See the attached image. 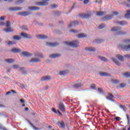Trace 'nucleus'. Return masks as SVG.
<instances>
[{"mask_svg": "<svg viewBox=\"0 0 130 130\" xmlns=\"http://www.w3.org/2000/svg\"><path fill=\"white\" fill-rule=\"evenodd\" d=\"M66 45L69 46H72V47H79V41H74L71 42H64Z\"/></svg>", "mask_w": 130, "mask_h": 130, "instance_id": "nucleus-2", "label": "nucleus"}, {"mask_svg": "<svg viewBox=\"0 0 130 130\" xmlns=\"http://www.w3.org/2000/svg\"><path fill=\"white\" fill-rule=\"evenodd\" d=\"M39 61H40V59L38 58H34L30 60V62H39Z\"/></svg>", "mask_w": 130, "mask_h": 130, "instance_id": "nucleus-24", "label": "nucleus"}, {"mask_svg": "<svg viewBox=\"0 0 130 130\" xmlns=\"http://www.w3.org/2000/svg\"><path fill=\"white\" fill-rule=\"evenodd\" d=\"M120 107H121L122 109H123V110H126V107L124 105H120Z\"/></svg>", "mask_w": 130, "mask_h": 130, "instance_id": "nucleus-47", "label": "nucleus"}, {"mask_svg": "<svg viewBox=\"0 0 130 130\" xmlns=\"http://www.w3.org/2000/svg\"><path fill=\"white\" fill-rule=\"evenodd\" d=\"M111 30L113 32H115V31H119V30H120V28L117 27H114L112 28Z\"/></svg>", "mask_w": 130, "mask_h": 130, "instance_id": "nucleus-33", "label": "nucleus"}, {"mask_svg": "<svg viewBox=\"0 0 130 130\" xmlns=\"http://www.w3.org/2000/svg\"><path fill=\"white\" fill-rule=\"evenodd\" d=\"M21 36L25 38H31V37H30V36L26 33L22 32L21 34Z\"/></svg>", "mask_w": 130, "mask_h": 130, "instance_id": "nucleus-28", "label": "nucleus"}, {"mask_svg": "<svg viewBox=\"0 0 130 130\" xmlns=\"http://www.w3.org/2000/svg\"><path fill=\"white\" fill-rule=\"evenodd\" d=\"M119 47L122 50H124L125 51H129L130 50V44L128 45H120Z\"/></svg>", "mask_w": 130, "mask_h": 130, "instance_id": "nucleus-4", "label": "nucleus"}, {"mask_svg": "<svg viewBox=\"0 0 130 130\" xmlns=\"http://www.w3.org/2000/svg\"><path fill=\"white\" fill-rule=\"evenodd\" d=\"M125 17L127 19H130V10L127 11V14H125Z\"/></svg>", "mask_w": 130, "mask_h": 130, "instance_id": "nucleus-32", "label": "nucleus"}, {"mask_svg": "<svg viewBox=\"0 0 130 130\" xmlns=\"http://www.w3.org/2000/svg\"><path fill=\"white\" fill-rule=\"evenodd\" d=\"M99 92H100V93H103V89L102 88H98V89Z\"/></svg>", "mask_w": 130, "mask_h": 130, "instance_id": "nucleus-54", "label": "nucleus"}, {"mask_svg": "<svg viewBox=\"0 0 130 130\" xmlns=\"http://www.w3.org/2000/svg\"><path fill=\"white\" fill-rule=\"evenodd\" d=\"M115 119H116V121H119L120 118L119 117H115Z\"/></svg>", "mask_w": 130, "mask_h": 130, "instance_id": "nucleus-53", "label": "nucleus"}, {"mask_svg": "<svg viewBox=\"0 0 130 130\" xmlns=\"http://www.w3.org/2000/svg\"><path fill=\"white\" fill-rule=\"evenodd\" d=\"M81 87H82V84L81 83H77L73 86V87L75 89L81 88Z\"/></svg>", "mask_w": 130, "mask_h": 130, "instance_id": "nucleus-31", "label": "nucleus"}, {"mask_svg": "<svg viewBox=\"0 0 130 130\" xmlns=\"http://www.w3.org/2000/svg\"><path fill=\"white\" fill-rule=\"evenodd\" d=\"M6 43L8 45H13V44H16V43L15 42L13 43L12 41H9L8 42H6Z\"/></svg>", "mask_w": 130, "mask_h": 130, "instance_id": "nucleus-38", "label": "nucleus"}, {"mask_svg": "<svg viewBox=\"0 0 130 130\" xmlns=\"http://www.w3.org/2000/svg\"><path fill=\"white\" fill-rule=\"evenodd\" d=\"M52 111L53 112H54V113H56V114H57V113H58V114H59V115H60V116H62V113H61V112H60V111H59V110L56 111V109H55V108H53L52 109Z\"/></svg>", "mask_w": 130, "mask_h": 130, "instance_id": "nucleus-14", "label": "nucleus"}, {"mask_svg": "<svg viewBox=\"0 0 130 130\" xmlns=\"http://www.w3.org/2000/svg\"><path fill=\"white\" fill-rule=\"evenodd\" d=\"M58 6L56 5H52L51 6V9H56Z\"/></svg>", "mask_w": 130, "mask_h": 130, "instance_id": "nucleus-46", "label": "nucleus"}, {"mask_svg": "<svg viewBox=\"0 0 130 130\" xmlns=\"http://www.w3.org/2000/svg\"><path fill=\"white\" fill-rule=\"evenodd\" d=\"M77 25H79V22L78 21H74L73 22H71L69 25V28L72 27L73 26H77Z\"/></svg>", "mask_w": 130, "mask_h": 130, "instance_id": "nucleus-23", "label": "nucleus"}, {"mask_svg": "<svg viewBox=\"0 0 130 130\" xmlns=\"http://www.w3.org/2000/svg\"><path fill=\"white\" fill-rule=\"evenodd\" d=\"M11 92H13L14 94H17V92L14 90H11Z\"/></svg>", "mask_w": 130, "mask_h": 130, "instance_id": "nucleus-62", "label": "nucleus"}, {"mask_svg": "<svg viewBox=\"0 0 130 130\" xmlns=\"http://www.w3.org/2000/svg\"><path fill=\"white\" fill-rule=\"evenodd\" d=\"M78 38H85V37H87V35L84 34V33H81L77 35Z\"/></svg>", "mask_w": 130, "mask_h": 130, "instance_id": "nucleus-25", "label": "nucleus"}, {"mask_svg": "<svg viewBox=\"0 0 130 130\" xmlns=\"http://www.w3.org/2000/svg\"><path fill=\"white\" fill-rule=\"evenodd\" d=\"M96 16H104V15H105V12H103V11H97L96 12Z\"/></svg>", "mask_w": 130, "mask_h": 130, "instance_id": "nucleus-20", "label": "nucleus"}, {"mask_svg": "<svg viewBox=\"0 0 130 130\" xmlns=\"http://www.w3.org/2000/svg\"><path fill=\"white\" fill-rule=\"evenodd\" d=\"M57 125L59 126V127H60V128H62V129H66V123L63 121H58Z\"/></svg>", "mask_w": 130, "mask_h": 130, "instance_id": "nucleus-7", "label": "nucleus"}, {"mask_svg": "<svg viewBox=\"0 0 130 130\" xmlns=\"http://www.w3.org/2000/svg\"><path fill=\"white\" fill-rule=\"evenodd\" d=\"M50 0H43L42 2H38L36 3V6H47L48 5V2Z\"/></svg>", "mask_w": 130, "mask_h": 130, "instance_id": "nucleus-6", "label": "nucleus"}, {"mask_svg": "<svg viewBox=\"0 0 130 130\" xmlns=\"http://www.w3.org/2000/svg\"><path fill=\"white\" fill-rule=\"evenodd\" d=\"M123 75L125 77V78H130V72H126Z\"/></svg>", "mask_w": 130, "mask_h": 130, "instance_id": "nucleus-36", "label": "nucleus"}, {"mask_svg": "<svg viewBox=\"0 0 130 130\" xmlns=\"http://www.w3.org/2000/svg\"><path fill=\"white\" fill-rule=\"evenodd\" d=\"M11 52H14V53H18L21 52V49L18 48H14L11 49Z\"/></svg>", "mask_w": 130, "mask_h": 130, "instance_id": "nucleus-16", "label": "nucleus"}, {"mask_svg": "<svg viewBox=\"0 0 130 130\" xmlns=\"http://www.w3.org/2000/svg\"><path fill=\"white\" fill-rule=\"evenodd\" d=\"M66 74H67V72L66 71H60L59 72V75H60V76H63Z\"/></svg>", "mask_w": 130, "mask_h": 130, "instance_id": "nucleus-40", "label": "nucleus"}, {"mask_svg": "<svg viewBox=\"0 0 130 130\" xmlns=\"http://www.w3.org/2000/svg\"><path fill=\"white\" fill-rule=\"evenodd\" d=\"M6 61H7V62H8L9 63H13V62H14V59H6Z\"/></svg>", "mask_w": 130, "mask_h": 130, "instance_id": "nucleus-35", "label": "nucleus"}, {"mask_svg": "<svg viewBox=\"0 0 130 130\" xmlns=\"http://www.w3.org/2000/svg\"><path fill=\"white\" fill-rule=\"evenodd\" d=\"M11 26V21L8 20L6 22V27L7 28Z\"/></svg>", "mask_w": 130, "mask_h": 130, "instance_id": "nucleus-41", "label": "nucleus"}, {"mask_svg": "<svg viewBox=\"0 0 130 130\" xmlns=\"http://www.w3.org/2000/svg\"><path fill=\"white\" fill-rule=\"evenodd\" d=\"M35 56H39V57H43V54L42 53H40L39 55H35Z\"/></svg>", "mask_w": 130, "mask_h": 130, "instance_id": "nucleus-52", "label": "nucleus"}, {"mask_svg": "<svg viewBox=\"0 0 130 130\" xmlns=\"http://www.w3.org/2000/svg\"><path fill=\"white\" fill-rule=\"evenodd\" d=\"M21 39H22V37L20 36H18V35H15L14 36H13V40H21Z\"/></svg>", "mask_w": 130, "mask_h": 130, "instance_id": "nucleus-26", "label": "nucleus"}, {"mask_svg": "<svg viewBox=\"0 0 130 130\" xmlns=\"http://www.w3.org/2000/svg\"><path fill=\"white\" fill-rule=\"evenodd\" d=\"M113 98H114V96H113L111 93H109L108 95L107 96V99L110 100V101H112V102H114Z\"/></svg>", "mask_w": 130, "mask_h": 130, "instance_id": "nucleus-13", "label": "nucleus"}, {"mask_svg": "<svg viewBox=\"0 0 130 130\" xmlns=\"http://www.w3.org/2000/svg\"><path fill=\"white\" fill-rule=\"evenodd\" d=\"M126 118L127 120V123L128 124H129L130 123V118H129V115L128 114H126Z\"/></svg>", "mask_w": 130, "mask_h": 130, "instance_id": "nucleus-43", "label": "nucleus"}, {"mask_svg": "<svg viewBox=\"0 0 130 130\" xmlns=\"http://www.w3.org/2000/svg\"><path fill=\"white\" fill-rule=\"evenodd\" d=\"M126 58H130V54H126L124 56Z\"/></svg>", "mask_w": 130, "mask_h": 130, "instance_id": "nucleus-55", "label": "nucleus"}, {"mask_svg": "<svg viewBox=\"0 0 130 130\" xmlns=\"http://www.w3.org/2000/svg\"><path fill=\"white\" fill-rule=\"evenodd\" d=\"M116 57L120 61H123L124 60V57L121 55H117Z\"/></svg>", "mask_w": 130, "mask_h": 130, "instance_id": "nucleus-22", "label": "nucleus"}, {"mask_svg": "<svg viewBox=\"0 0 130 130\" xmlns=\"http://www.w3.org/2000/svg\"><path fill=\"white\" fill-rule=\"evenodd\" d=\"M4 25H6V23L4 22H0V26H4Z\"/></svg>", "mask_w": 130, "mask_h": 130, "instance_id": "nucleus-57", "label": "nucleus"}, {"mask_svg": "<svg viewBox=\"0 0 130 130\" xmlns=\"http://www.w3.org/2000/svg\"><path fill=\"white\" fill-rule=\"evenodd\" d=\"M23 8L20 7H10L9 8V10L10 12H16L17 11H22Z\"/></svg>", "mask_w": 130, "mask_h": 130, "instance_id": "nucleus-5", "label": "nucleus"}, {"mask_svg": "<svg viewBox=\"0 0 130 130\" xmlns=\"http://www.w3.org/2000/svg\"><path fill=\"white\" fill-rule=\"evenodd\" d=\"M93 16V14L91 11L88 12L87 13H81L79 14V16L81 19H89L91 16Z\"/></svg>", "mask_w": 130, "mask_h": 130, "instance_id": "nucleus-1", "label": "nucleus"}, {"mask_svg": "<svg viewBox=\"0 0 130 130\" xmlns=\"http://www.w3.org/2000/svg\"><path fill=\"white\" fill-rule=\"evenodd\" d=\"M112 60H113L115 63L117 64V66H120V63L119 62V61H118V60H117V59L115 58H112Z\"/></svg>", "mask_w": 130, "mask_h": 130, "instance_id": "nucleus-30", "label": "nucleus"}, {"mask_svg": "<svg viewBox=\"0 0 130 130\" xmlns=\"http://www.w3.org/2000/svg\"><path fill=\"white\" fill-rule=\"evenodd\" d=\"M31 125L32 126V127H33V128H34V129H37V128H36L34 125L31 124Z\"/></svg>", "mask_w": 130, "mask_h": 130, "instance_id": "nucleus-61", "label": "nucleus"}, {"mask_svg": "<svg viewBox=\"0 0 130 130\" xmlns=\"http://www.w3.org/2000/svg\"><path fill=\"white\" fill-rule=\"evenodd\" d=\"M89 2H90V0H84L83 1L84 5H87V4H89Z\"/></svg>", "mask_w": 130, "mask_h": 130, "instance_id": "nucleus-49", "label": "nucleus"}, {"mask_svg": "<svg viewBox=\"0 0 130 130\" xmlns=\"http://www.w3.org/2000/svg\"><path fill=\"white\" fill-rule=\"evenodd\" d=\"M60 54H54L50 55V58H56V57H59Z\"/></svg>", "mask_w": 130, "mask_h": 130, "instance_id": "nucleus-21", "label": "nucleus"}, {"mask_svg": "<svg viewBox=\"0 0 130 130\" xmlns=\"http://www.w3.org/2000/svg\"><path fill=\"white\" fill-rule=\"evenodd\" d=\"M11 93H12V92L11 91H8L6 93V95H10V94H11Z\"/></svg>", "mask_w": 130, "mask_h": 130, "instance_id": "nucleus-63", "label": "nucleus"}, {"mask_svg": "<svg viewBox=\"0 0 130 130\" xmlns=\"http://www.w3.org/2000/svg\"><path fill=\"white\" fill-rule=\"evenodd\" d=\"M99 57L101 60H102V61H108V59H107V58H105V57L100 56Z\"/></svg>", "mask_w": 130, "mask_h": 130, "instance_id": "nucleus-34", "label": "nucleus"}, {"mask_svg": "<svg viewBox=\"0 0 130 130\" xmlns=\"http://www.w3.org/2000/svg\"><path fill=\"white\" fill-rule=\"evenodd\" d=\"M9 3H13L14 2V0H8Z\"/></svg>", "mask_w": 130, "mask_h": 130, "instance_id": "nucleus-64", "label": "nucleus"}, {"mask_svg": "<svg viewBox=\"0 0 130 130\" xmlns=\"http://www.w3.org/2000/svg\"><path fill=\"white\" fill-rule=\"evenodd\" d=\"M29 10H30V11H39V10H40V8L39 7H28Z\"/></svg>", "mask_w": 130, "mask_h": 130, "instance_id": "nucleus-17", "label": "nucleus"}, {"mask_svg": "<svg viewBox=\"0 0 130 130\" xmlns=\"http://www.w3.org/2000/svg\"><path fill=\"white\" fill-rule=\"evenodd\" d=\"M20 102H21V103H25V100L24 99H20Z\"/></svg>", "mask_w": 130, "mask_h": 130, "instance_id": "nucleus-60", "label": "nucleus"}, {"mask_svg": "<svg viewBox=\"0 0 130 130\" xmlns=\"http://www.w3.org/2000/svg\"><path fill=\"white\" fill-rule=\"evenodd\" d=\"M4 31L6 32V33H9L10 32H13L14 30H13L11 27H7L4 28Z\"/></svg>", "mask_w": 130, "mask_h": 130, "instance_id": "nucleus-19", "label": "nucleus"}, {"mask_svg": "<svg viewBox=\"0 0 130 130\" xmlns=\"http://www.w3.org/2000/svg\"><path fill=\"white\" fill-rule=\"evenodd\" d=\"M38 39H46L48 38V37L45 35H39L37 36Z\"/></svg>", "mask_w": 130, "mask_h": 130, "instance_id": "nucleus-11", "label": "nucleus"}, {"mask_svg": "<svg viewBox=\"0 0 130 130\" xmlns=\"http://www.w3.org/2000/svg\"><path fill=\"white\" fill-rule=\"evenodd\" d=\"M120 86L121 87V88H124L125 87V84H121L120 85Z\"/></svg>", "mask_w": 130, "mask_h": 130, "instance_id": "nucleus-59", "label": "nucleus"}, {"mask_svg": "<svg viewBox=\"0 0 130 130\" xmlns=\"http://www.w3.org/2000/svg\"><path fill=\"white\" fill-rule=\"evenodd\" d=\"M13 68H14V69H18V68H19V65L14 64V65L13 66Z\"/></svg>", "mask_w": 130, "mask_h": 130, "instance_id": "nucleus-56", "label": "nucleus"}, {"mask_svg": "<svg viewBox=\"0 0 130 130\" xmlns=\"http://www.w3.org/2000/svg\"><path fill=\"white\" fill-rule=\"evenodd\" d=\"M59 109H60L62 112H66V106L62 103H59Z\"/></svg>", "mask_w": 130, "mask_h": 130, "instance_id": "nucleus-9", "label": "nucleus"}, {"mask_svg": "<svg viewBox=\"0 0 130 130\" xmlns=\"http://www.w3.org/2000/svg\"><path fill=\"white\" fill-rule=\"evenodd\" d=\"M100 74L102 77H109V76H110V74H109L108 73H107V72H101L100 73Z\"/></svg>", "mask_w": 130, "mask_h": 130, "instance_id": "nucleus-18", "label": "nucleus"}, {"mask_svg": "<svg viewBox=\"0 0 130 130\" xmlns=\"http://www.w3.org/2000/svg\"><path fill=\"white\" fill-rule=\"evenodd\" d=\"M124 44H130V39H127V40H125L123 41Z\"/></svg>", "mask_w": 130, "mask_h": 130, "instance_id": "nucleus-42", "label": "nucleus"}, {"mask_svg": "<svg viewBox=\"0 0 130 130\" xmlns=\"http://www.w3.org/2000/svg\"><path fill=\"white\" fill-rule=\"evenodd\" d=\"M85 50L87 51H95L96 50V49L93 47H90L89 48H86Z\"/></svg>", "mask_w": 130, "mask_h": 130, "instance_id": "nucleus-27", "label": "nucleus"}, {"mask_svg": "<svg viewBox=\"0 0 130 130\" xmlns=\"http://www.w3.org/2000/svg\"><path fill=\"white\" fill-rule=\"evenodd\" d=\"M95 42L98 44H100V43H102V42H103V40H95Z\"/></svg>", "mask_w": 130, "mask_h": 130, "instance_id": "nucleus-44", "label": "nucleus"}, {"mask_svg": "<svg viewBox=\"0 0 130 130\" xmlns=\"http://www.w3.org/2000/svg\"><path fill=\"white\" fill-rule=\"evenodd\" d=\"M99 29H103V28H105V24H102L99 26Z\"/></svg>", "mask_w": 130, "mask_h": 130, "instance_id": "nucleus-45", "label": "nucleus"}, {"mask_svg": "<svg viewBox=\"0 0 130 130\" xmlns=\"http://www.w3.org/2000/svg\"><path fill=\"white\" fill-rule=\"evenodd\" d=\"M58 44H59L58 43H46V45L49 46V47H56V46H58Z\"/></svg>", "mask_w": 130, "mask_h": 130, "instance_id": "nucleus-8", "label": "nucleus"}, {"mask_svg": "<svg viewBox=\"0 0 130 130\" xmlns=\"http://www.w3.org/2000/svg\"><path fill=\"white\" fill-rule=\"evenodd\" d=\"M19 16H22V17H26V16H29L31 15V13L29 12H22L18 13Z\"/></svg>", "mask_w": 130, "mask_h": 130, "instance_id": "nucleus-10", "label": "nucleus"}, {"mask_svg": "<svg viewBox=\"0 0 130 130\" xmlns=\"http://www.w3.org/2000/svg\"><path fill=\"white\" fill-rule=\"evenodd\" d=\"M5 19H6V16H3L0 18V20L4 21Z\"/></svg>", "mask_w": 130, "mask_h": 130, "instance_id": "nucleus-51", "label": "nucleus"}, {"mask_svg": "<svg viewBox=\"0 0 130 130\" xmlns=\"http://www.w3.org/2000/svg\"><path fill=\"white\" fill-rule=\"evenodd\" d=\"M50 80H51V77L49 76L43 77L41 79V82H44V81H50Z\"/></svg>", "mask_w": 130, "mask_h": 130, "instance_id": "nucleus-12", "label": "nucleus"}, {"mask_svg": "<svg viewBox=\"0 0 130 130\" xmlns=\"http://www.w3.org/2000/svg\"><path fill=\"white\" fill-rule=\"evenodd\" d=\"M24 3V0H18L15 2V4L17 5H21V4H23Z\"/></svg>", "mask_w": 130, "mask_h": 130, "instance_id": "nucleus-37", "label": "nucleus"}, {"mask_svg": "<svg viewBox=\"0 0 130 130\" xmlns=\"http://www.w3.org/2000/svg\"><path fill=\"white\" fill-rule=\"evenodd\" d=\"M70 32L72 33H78V30L76 29H71Z\"/></svg>", "mask_w": 130, "mask_h": 130, "instance_id": "nucleus-48", "label": "nucleus"}, {"mask_svg": "<svg viewBox=\"0 0 130 130\" xmlns=\"http://www.w3.org/2000/svg\"><path fill=\"white\" fill-rule=\"evenodd\" d=\"M21 54L23 55V56H31V55H32V54L30 52L27 51L22 52Z\"/></svg>", "mask_w": 130, "mask_h": 130, "instance_id": "nucleus-15", "label": "nucleus"}, {"mask_svg": "<svg viewBox=\"0 0 130 130\" xmlns=\"http://www.w3.org/2000/svg\"><path fill=\"white\" fill-rule=\"evenodd\" d=\"M91 89H96V85L95 84H91Z\"/></svg>", "mask_w": 130, "mask_h": 130, "instance_id": "nucleus-50", "label": "nucleus"}, {"mask_svg": "<svg viewBox=\"0 0 130 130\" xmlns=\"http://www.w3.org/2000/svg\"><path fill=\"white\" fill-rule=\"evenodd\" d=\"M119 13L117 11L113 12V14L107 16H105L103 18V21H108L109 20H111L114 16H117L118 15Z\"/></svg>", "mask_w": 130, "mask_h": 130, "instance_id": "nucleus-3", "label": "nucleus"}, {"mask_svg": "<svg viewBox=\"0 0 130 130\" xmlns=\"http://www.w3.org/2000/svg\"><path fill=\"white\" fill-rule=\"evenodd\" d=\"M118 24H120L121 26H125V25H127V22L122 21L117 22Z\"/></svg>", "mask_w": 130, "mask_h": 130, "instance_id": "nucleus-29", "label": "nucleus"}, {"mask_svg": "<svg viewBox=\"0 0 130 130\" xmlns=\"http://www.w3.org/2000/svg\"><path fill=\"white\" fill-rule=\"evenodd\" d=\"M125 34H126V33L124 31H119L117 32L116 35H124Z\"/></svg>", "mask_w": 130, "mask_h": 130, "instance_id": "nucleus-39", "label": "nucleus"}, {"mask_svg": "<svg viewBox=\"0 0 130 130\" xmlns=\"http://www.w3.org/2000/svg\"><path fill=\"white\" fill-rule=\"evenodd\" d=\"M113 83H114V84H118V83H119V81H118V80H113Z\"/></svg>", "mask_w": 130, "mask_h": 130, "instance_id": "nucleus-58", "label": "nucleus"}]
</instances>
